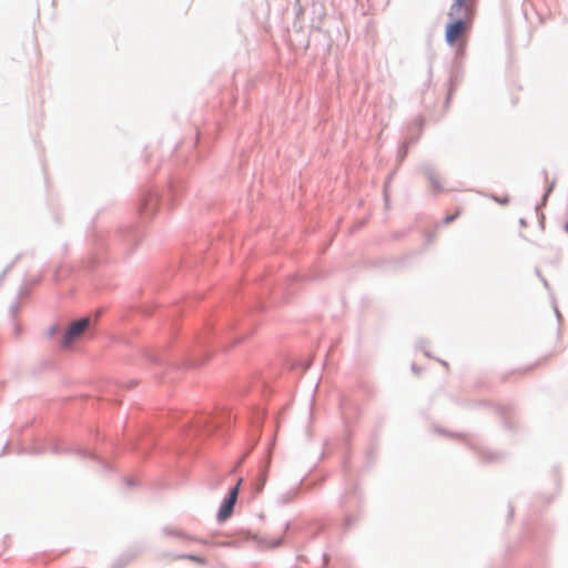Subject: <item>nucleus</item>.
Returning a JSON list of instances; mask_svg holds the SVG:
<instances>
[{
    "mask_svg": "<svg viewBox=\"0 0 568 568\" xmlns=\"http://www.w3.org/2000/svg\"><path fill=\"white\" fill-rule=\"evenodd\" d=\"M242 483V479H239L237 484L235 485V487H233L227 497L225 498V500L223 501L220 510H219V519L221 521H224L225 519H227L230 517V515L232 514L233 511V508H234V505L236 503V499H237V495H239V487Z\"/></svg>",
    "mask_w": 568,
    "mask_h": 568,
    "instance_id": "nucleus-3",
    "label": "nucleus"
},
{
    "mask_svg": "<svg viewBox=\"0 0 568 568\" xmlns=\"http://www.w3.org/2000/svg\"><path fill=\"white\" fill-rule=\"evenodd\" d=\"M178 558L187 559V560H191V561L200 564V565H204L205 564V559L204 558H202L200 556H195V555H181Z\"/></svg>",
    "mask_w": 568,
    "mask_h": 568,
    "instance_id": "nucleus-5",
    "label": "nucleus"
},
{
    "mask_svg": "<svg viewBox=\"0 0 568 568\" xmlns=\"http://www.w3.org/2000/svg\"><path fill=\"white\" fill-rule=\"evenodd\" d=\"M432 184H433V186H434L435 191H437V192H438V191H440V187H439V185H438L437 180L432 179Z\"/></svg>",
    "mask_w": 568,
    "mask_h": 568,
    "instance_id": "nucleus-7",
    "label": "nucleus"
},
{
    "mask_svg": "<svg viewBox=\"0 0 568 568\" xmlns=\"http://www.w3.org/2000/svg\"><path fill=\"white\" fill-rule=\"evenodd\" d=\"M473 7L474 0H454L448 14L452 20L473 21Z\"/></svg>",
    "mask_w": 568,
    "mask_h": 568,
    "instance_id": "nucleus-2",
    "label": "nucleus"
},
{
    "mask_svg": "<svg viewBox=\"0 0 568 568\" xmlns=\"http://www.w3.org/2000/svg\"><path fill=\"white\" fill-rule=\"evenodd\" d=\"M471 21L467 20H453L446 28V41L454 44L467 30Z\"/></svg>",
    "mask_w": 568,
    "mask_h": 568,
    "instance_id": "nucleus-4",
    "label": "nucleus"
},
{
    "mask_svg": "<svg viewBox=\"0 0 568 568\" xmlns=\"http://www.w3.org/2000/svg\"><path fill=\"white\" fill-rule=\"evenodd\" d=\"M460 213H462V210L457 209L453 214L446 215L443 219V223L446 224V225L452 223L453 221H455L460 215Z\"/></svg>",
    "mask_w": 568,
    "mask_h": 568,
    "instance_id": "nucleus-6",
    "label": "nucleus"
},
{
    "mask_svg": "<svg viewBox=\"0 0 568 568\" xmlns=\"http://www.w3.org/2000/svg\"><path fill=\"white\" fill-rule=\"evenodd\" d=\"M91 324L92 320L90 317H83L71 323L63 335L62 345L64 347H69L73 343L78 342L83 336L84 332L91 326Z\"/></svg>",
    "mask_w": 568,
    "mask_h": 568,
    "instance_id": "nucleus-1",
    "label": "nucleus"
}]
</instances>
